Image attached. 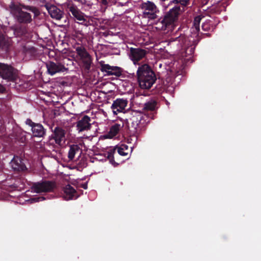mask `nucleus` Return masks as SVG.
<instances>
[{"mask_svg": "<svg viewBox=\"0 0 261 261\" xmlns=\"http://www.w3.org/2000/svg\"><path fill=\"white\" fill-rule=\"evenodd\" d=\"M170 4H174V6L163 17H160L155 22V28L159 31L170 30L173 23L177 20L179 12L181 11L180 5L183 7L190 4V0H172Z\"/></svg>", "mask_w": 261, "mask_h": 261, "instance_id": "nucleus-1", "label": "nucleus"}, {"mask_svg": "<svg viewBox=\"0 0 261 261\" xmlns=\"http://www.w3.org/2000/svg\"><path fill=\"white\" fill-rule=\"evenodd\" d=\"M137 76L139 86L141 89H149L156 80L154 72L151 67L146 64L139 66Z\"/></svg>", "mask_w": 261, "mask_h": 261, "instance_id": "nucleus-2", "label": "nucleus"}, {"mask_svg": "<svg viewBox=\"0 0 261 261\" xmlns=\"http://www.w3.org/2000/svg\"><path fill=\"white\" fill-rule=\"evenodd\" d=\"M125 121L128 134L136 137L139 135L145 123L143 115L135 111H130L129 112Z\"/></svg>", "mask_w": 261, "mask_h": 261, "instance_id": "nucleus-3", "label": "nucleus"}, {"mask_svg": "<svg viewBox=\"0 0 261 261\" xmlns=\"http://www.w3.org/2000/svg\"><path fill=\"white\" fill-rule=\"evenodd\" d=\"M199 40L198 38L195 39L192 36L188 37L180 36L174 40L175 41H178L185 50L186 57L191 56L194 54L195 46Z\"/></svg>", "mask_w": 261, "mask_h": 261, "instance_id": "nucleus-4", "label": "nucleus"}, {"mask_svg": "<svg viewBox=\"0 0 261 261\" xmlns=\"http://www.w3.org/2000/svg\"><path fill=\"white\" fill-rule=\"evenodd\" d=\"M76 53L82 64V67L86 71H89L92 64L93 59L86 49L83 45H78L75 47Z\"/></svg>", "mask_w": 261, "mask_h": 261, "instance_id": "nucleus-5", "label": "nucleus"}, {"mask_svg": "<svg viewBox=\"0 0 261 261\" xmlns=\"http://www.w3.org/2000/svg\"><path fill=\"white\" fill-rule=\"evenodd\" d=\"M67 10L70 17L77 22L82 24H86L88 22L86 15L82 12L77 6L72 3L67 5Z\"/></svg>", "mask_w": 261, "mask_h": 261, "instance_id": "nucleus-6", "label": "nucleus"}, {"mask_svg": "<svg viewBox=\"0 0 261 261\" xmlns=\"http://www.w3.org/2000/svg\"><path fill=\"white\" fill-rule=\"evenodd\" d=\"M142 9L144 10L143 15L144 17L154 19L156 17V12L158 11L155 4L151 2L147 1L141 5Z\"/></svg>", "mask_w": 261, "mask_h": 261, "instance_id": "nucleus-7", "label": "nucleus"}, {"mask_svg": "<svg viewBox=\"0 0 261 261\" xmlns=\"http://www.w3.org/2000/svg\"><path fill=\"white\" fill-rule=\"evenodd\" d=\"M11 13L17 18L20 22H29L31 20V16L29 13L23 12L20 8L14 5L10 7Z\"/></svg>", "mask_w": 261, "mask_h": 261, "instance_id": "nucleus-8", "label": "nucleus"}, {"mask_svg": "<svg viewBox=\"0 0 261 261\" xmlns=\"http://www.w3.org/2000/svg\"><path fill=\"white\" fill-rule=\"evenodd\" d=\"M63 58L57 57L55 61H50V75H53L56 73L63 72L67 70L64 65Z\"/></svg>", "mask_w": 261, "mask_h": 261, "instance_id": "nucleus-9", "label": "nucleus"}, {"mask_svg": "<svg viewBox=\"0 0 261 261\" xmlns=\"http://www.w3.org/2000/svg\"><path fill=\"white\" fill-rule=\"evenodd\" d=\"M100 70L106 72L108 75H115L119 77L122 75L123 69L118 66H111L109 64H100Z\"/></svg>", "mask_w": 261, "mask_h": 261, "instance_id": "nucleus-10", "label": "nucleus"}, {"mask_svg": "<svg viewBox=\"0 0 261 261\" xmlns=\"http://www.w3.org/2000/svg\"><path fill=\"white\" fill-rule=\"evenodd\" d=\"M147 54V50L140 48L131 47L129 49V58L135 64L144 58Z\"/></svg>", "mask_w": 261, "mask_h": 261, "instance_id": "nucleus-11", "label": "nucleus"}, {"mask_svg": "<svg viewBox=\"0 0 261 261\" xmlns=\"http://www.w3.org/2000/svg\"><path fill=\"white\" fill-rule=\"evenodd\" d=\"M128 101L124 98H117L113 101L111 106L113 113L117 115L118 113L122 112L124 111L127 106Z\"/></svg>", "mask_w": 261, "mask_h": 261, "instance_id": "nucleus-12", "label": "nucleus"}, {"mask_svg": "<svg viewBox=\"0 0 261 261\" xmlns=\"http://www.w3.org/2000/svg\"><path fill=\"white\" fill-rule=\"evenodd\" d=\"M65 131L62 127L57 126L53 130V134L50 137V141L54 140L56 144H60L61 141L65 139Z\"/></svg>", "mask_w": 261, "mask_h": 261, "instance_id": "nucleus-13", "label": "nucleus"}, {"mask_svg": "<svg viewBox=\"0 0 261 261\" xmlns=\"http://www.w3.org/2000/svg\"><path fill=\"white\" fill-rule=\"evenodd\" d=\"M0 76L4 79L12 80L13 78V69L7 64L0 63Z\"/></svg>", "mask_w": 261, "mask_h": 261, "instance_id": "nucleus-14", "label": "nucleus"}, {"mask_svg": "<svg viewBox=\"0 0 261 261\" xmlns=\"http://www.w3.org/2000/svg\"><path fill=\"white\" fill-rule=\"evenodd\" d=\"M90 118L87 115H85L81 120L76 122L77 130L79 132H82L90 129L91 127V124L90 123Z\"/></svg>", "mask_w": 261, "mask_h": 261, "instance_id": "nucleus-15", "label": "nucleus"}, {"mask_svg": "<svg viewBox=\"0 0 261 261\" xmlns=\"http://www.w3.org/2000/svg\"><path fill=\"white\" fill-rule=\"evenodd\" d=\"M63 197L66 200H71L74 197L76 198L77 193L76 190L70 185H67L63 188Z\"/></svg>", "mask_w": 261, "mask_h": 261, "instance_id": "nucleus-16", "label": "nucleus"}, {"mask_svg": "<svg viewBox=\"0 0 261 261\" xmlns=\"http://www.w3.org/2000/svg\"><path fill=\"white\" fill-rule=\"evenodd\" d=\"M10 164L12 168L15 171H23L26 169L22 159L18 156H14Z\"/></svg>", "mask_w": 261, "mask_h": 261, "instance_id": "nucleus-17", "label": "nucleus"}, {"mask_svg": "<svg viewBox=\"0 0 261 261\" xmlns=\"http://www.w3.org/2000/svg\"><path fill=\"white\" fill-rule=\"evenodd\" d=\"M64 13L59 8L53 5H50V16L57 20H60L63 16Z\"/></svg>", "mask_w": 261, "mask_h": 261, "instance_id": "nucleus-18", "label": "nucleus"}, {"mask_svg": "<svg viewBox=\"0 0 261 261\" xmlns=\"http://www.w3.org/2000/svg\"><path fill=\"white\" fill-rule=\"evenodd\" d=\"M32 190L35 192L40 193L47 191L49 189V182L44 181L43 182L35 183L33 185Z\"/></svg>", "mask_w": 261, "mask_h": 261, "instance_id": "nucleus-19", "label": "nucleus"}, {"mask_svg": "<svg viewBox=\"0 0 261 261\" xmlns=\"http://www.w3.org/2000/svg\"><path fill=\"white\" fill-rule=\"evenodd\" d=\"M157 102L153 99L147 101L144 104L143 110L145 112H154L156 110Z\"/></svg>", "mask_w": 261, "mask_h": 261, "instance_id": "nucleus-20", "label": "nucleus"}, {"mask_svg": "<svg viewBox=\"0 0 261 261\" xmlns=\"http://www.w3.org/2000/svg\"><path fill=\"white\" fill-rule=\"evenodd\" d=\"M10 45V39L6 38L3 35L0 34V49L7 51Z\"/></svg>", "mask_w": 261, "mask_h": 261, "instance_id": "nucleus-21", "label": "nucleus"}, {"mask_svg": "<svg viewBox=\"0 0 261 261\" xmlns=\"http://www.w3.org/2000/svg\"><path fill=\"white\" fill-rule=\"evenodd\" d=\"M33 135L35 137H41L44 134V130L42 125L36 124L32 128Z\"/></svg>", "mask_w": 261, "mask_h": 261, "instance_id": "nucleus-22", "label": "nucleus"}, {"mask_svg": "<svg viewBox=\"0 0 261 261\" xmlns=\"http://www.w3.org/2000/svg\"><path fill=\"white\" fill-rule=\"evenodd\" d=\"M121 127V125L120 124H114L111 127L109 132L107 135V138H112L116 136L118 134Z\"/></svg>", "mask_w": 261, "mask_h": 261, "instance_id": "nucleus-23", "label": "nucleus"}, {"mask_svg": "<svg viewBox=\"0 0 261 261\" xmlns=\"http://www.w3.org/2000/svg\"><path fill=\"white\" fill-rule=\"evenodd\" d=\"M201 18L200 16H197L194 18L193 23V27L192 28V33L196 35V37H198L199 32L200 31V23Z\"/></svg>", "mask_w": 261, "mask_h": 261, "instance_id": "nucleus-24", "label": "nucleus"}, {"mask_svg": "<svg viewBox=\"0 0 261 261\" xmlns=\"http://www.w3.org/2000/svg\"><path fill=\"white\" fill-rule=\"evenodd\" d=\"M115 148L117 150L118 153L120 155L126 156L128 154V147L126 144H122L119 146H116Z\"/></svg>", "mask_w": 261, "mask_h": 261, "instance_id": "nucleus-25", "label": "nucleus"}, {"mask_svg": "<svg viewBox=\"0 0 261 261\" xmlns=\"http://www.w3.org/2000/svg\"><path fill=\"white\" fill-rule=\"evenodd\" d=\"M57 50H59V49H55L54 45L50 44V60L52 59V61H55V58L57 57L63 58L61 55V53L59 51L57 52Z\"/></svg>", "mask_w": 261, "mask_h": 261, "instance_id": "nucleus-26", "label": "nucleus"}, {"mask_svg": "<svg viewBox=\"0 0 261 261\" xmlns=\"http://www.w3.org/2000/svg\"><path fill=\"white\" fill-rule=\"evenodd\" d=\"M80 149V147L77 145H72L70 146L68 155L70 160H72L74 159L75 153L79 151Z\"/></svg>", "mask_w": 261, "mask_h": 261, "instance_id": "nucleus-27", "label": "nucleus"}, {"mask_svg": "<svg viewBox=\"0 0 261 261\" xmlns=\"http://www.w3.org/2000/svg\"><path fill=\"white\" fill-rule=\"evenodd\" d=\"M50 198L52 196V194H51V193L53 192H59L61 188L59 186L57 185V184L55 182H53L52 181H50Z\"/></svg>", "mask_w": 261, "mask_h": 261, "instance_id": "nucleus-28", "label": "nucleus"}, {"mask_svg": "<svg viewBox=\"0 0 261 261\" xmlns=\"http://www.w3.org/2000/svg\"><path fill=\"white\" fill-rule=\"evenodd\" d=\"M116 151V148H114L110 149L107 153V158L110 160L112 163L114 162V155Z\"/></svg>", "mask_w": 261, "mask_h": 261, "instance_id": "nucleus-29", "label": "nucleus"}, {"mask_svg": "<svg viewBox=\"0 0 261 261\" xmlns=\"http://www.w3.org/2000/svg\"><path fill=\"white\" fill-rule=\"evenodd\" d=\"M45 199V198L43 196H38L31 198L30 200L31 203L39 202L43 201Z\"/></svg>", "mask_w": 261, "mask_h": 261, "instance_id": "nucleus-30", "label": "nucleus"}, {"mask_svg": "<svg viewBox=\"0 0 261 261\" xmlns=\"http://www.w3.org/2000/svg\"><path fill=\"white\" fill-rule=\"evenodd\" d=\"M202 29L204 31H208L210 29V25L208 23H204L202 25Z\"/></svg>", "mask_w": 261, "mask_h": 261, "instance_id": "nucleus-31", "label": "nucleus"}, {"mask_svg": "<svg viewBox=\"0 0 261 261\" xmlns=\"http://www.w3.org/2000/svg\"><path fill=\"white\" fill-rule=\"evenodd\" d=\"M25 123L27 125L30 126L32 128H33V126L36 124V123L32 122V121L30 119H27Z\"/></svg>", "mask_w": 261, "mask_h": 261, "instance_id": "nucleus-32", "label": "nucleus"}, {"mask_svg": "<svg viewBox=\"0 0 261 261\" xmlns=\"http://www.w3.org/2000/svg\"><path fill=\"white\" fill-rule=\"evenodd\" d=\"M29 10L34 12L36 15L38 14L39 12L35 8H31Z\"/></svg>", "mask_w": 261, "mask_h": 261, "instance_id": "nucleus-33", "label": "nucleus"}, {"mask_svg": "<svg viewBox=\"0 0 261 261\" xmlns=\"http://www.w3.org/2000/svg\"><path fill=\"white\" fill-rule=\"evenodd\" d=\"M53 113H54L53 114L54 115V117H55L57 115H59V111L56 110H55L54 111V112L52 111L51 113H50V116Z\"/></svg>", "mask_w": 261, "mask_h": 261, "instance_id": "nucleus-34", "label": "nucleus"}, {"mask_svg": "<svg viewBox=\"0 0 261 261\" xmlns=\"http://www.w3.org/2000/svg\"><path fill=\"white\" fill-rule=\"evenodd\" d=\"M97 1L105 6H106L108 4L107 0H97Z\"/></svg>", "mask_w": 261, "mask_h": 261, "instance_id": "nucleus-35", "label": "nucleus"}, {"mask_svg": "<svg viewBox=\"0 0 261 261\" xmlns=\"http://www.w3.org/2000/svg\"><path fill=\"white\" fill-rule=\"evenodd\" d=\"M74 1L75 2H79L82 5L85 4L86 3V0H74Z\"/></svg>", "mask_w": 261, "mask_h": 261, "instance_id": "nucleus-36", "label": "nucleus"}, {"mask_svg": "<svg viewBox=\"0 0 261 261\" xmlns=\"http://www.w3.org/2000/svg\"><path fill=\"white\" fill-rule=\"evenodd\" d=\"M4 91V88L0 84V92H3Z\"/></svg>", "mask_w": 261, "mask_h": 261, "instance_id": "nucleus-37", "label": "nucleus"}, {"mask_svg": "<svg viewBox=\"0 0 261 261\" xmlns=\"http://www.w3.org/2000/svg\"><path fill=\"white\" fill-rule=\"evenodd\" d=\"M45 7H46V9L47 10V11L49 12V6L47 4H46Z\"/></svg>", "mask_w": 261, "mask_h": 261, "instance_id": "nucleus-38", "label": "nucleus"}, {"mask_svg": "<svg viewBox=\"0 0 261 261\" xmlns=\"http://www.w3.org/2000/svg\"><path fill=\"white\" fill-rule=\"evenodd\" d=\"M82 187L84 189H86L87 188V185H83Z\"/></svg>", "mask_w": 261, "mask_h": 261, "instance_id": "nucleus-39", "label": "nucleus"}, {"mask_svg": "<svg viewBox=\"0 0 261 261\" xmlns=\"http://www.w3.org/2000/svg\"><path fill=\"white\" fill-rule=\"evenodd\" d=\"M46 68H47V72H49V65L47 64H46Z\"/></svg>", "mask_w": 261, "mask_h": 261, "instance_id": "nucleus-40", "label": "nucleus"}]
</instances>
